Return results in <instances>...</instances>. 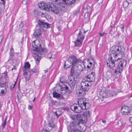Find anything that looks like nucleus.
<instances>
[{
  "label": "nucleus",
  "mask_w": 132,
  "mask_h": 132,
  "mask_svg": "<svg viewBox=\"0 0 132 132\" xmlns=\"http://www.w3.org/2000/svg\"><path fill=\"white\" fill-rule=\"evenodd\" d=\"M68 61L70 62L73 61V66L74 67L77 68V69L80 71H82L83 70L85 67L84 64L81 63L80 59H77L76 57H73L70 58Z\"/></svg>",
  "instance_id": "obj_1"
},
{
  "label": "nucleus",
  "mask_w": 132,
  "mask_h": 132,
  "mask_svg": "<svg viewBox=\"0 0 132 132\" xmlns=\"http://www.w3.org/2000/svg\"><path fill=\"white\" fill-rule=\"evenodd\" d=\"M121 59V57L120 58H118L116 60V62H117V66L116 69V75H117V76H116V77L118 78L120 75V72L122 71L123 67L125 66L126 64V61L123 60L120 61H119V60Z\"/></svg>",
  "instance_id": "obj_2"
},
{
  "label": "nucleus",
  "mask_w": 132,
  "mask_h": 132,
  "mask_svg": "<svg viewBox=\"0 0 132 132\" xmlns=\"http://www.w3.org/2000/svg\"><path fill=\"white\" fill-rule=\"evenodd\" d=\"M100 97L101 98H106L109 97L113 96V95L111 94V91L108 89L104 88L99 90Z\"/></svg>",
  "instance_id": "obj_3"
},
{
  "label": "nucleus",
  "mask_w": 132,
  "mask_h": 132,
  "mask_svg": "<svg viewBox=\"0 0 132 132\" xmlns=\"http://www.w3.org/2000/svg\"><path fill=\"white\" fill-rule=\"evenodd\" d=\"M78 103L83 110H87L90 107L88 101L85 98L80 99L78 101Z\"/></svg>",
  "instance_id": "obj_4"
},
{
  "label": "nucleus",
  "mask_w": 132,
  "mask_h": 132,
  "mask_svg": "<svg viewBox=\"0 0 132 132\" xmlns=\"http://www.w3.org/2000/svg\"><path fill=\"white\" fill-rule=\"evenodd\" d=\"M78 125L79 128L80 129L85 130L86 129V127L84 124L80 123L79 122H73L71 123L68 126V128H70V130L71 131L75 129V125Z\"/></svg>",
  "instance_id": "obj_5"
},
{
  "label": "nucleus",
  "mask_w": 132,
  "mask_h": 132,
  "mask_svg": "<svg viewBox=\"0 0 132 132\" xmlns=\"http://www.w3.org/2000/svg\"><path fill=\"white\" fill-rule=\"evenodd\" d=\"M48 8L47 9V11H51L56 14H57L59 13L58 8L51 3H48Z\"/></svg>",
  "instance_id": "obj_6"
},
{
  "label": "nucleus",
  "mask_w": 132,
  "mask_h": 132,
  "mask_svg": "<svg viewBox=\"0 0 132 132\" xmlns=\"http://www.w3.org/2000/svg\"><path fill=\"white\" fill-rule=\"evenodd\" d=\"M111 60L107 61V65L110 68H113L115 66V62L116 61V55L114 54H112L111 55Z\"/></svg>",
  "instance_id": "obj_7"
},
{
  "label": "nucleus",
  "mask_w": 132,
  "mask_h": 132,
  "mask_svg": "<svg viewBox=\"0 0 132 132\" xmlns=\"http://www.w3.org/2000/svg\"><path fill=\"white\" fill-rule=\"evenodd\" d=\"M121 43H119L116 46V56L117 57L118 54H119L122 55L125 51L124 48L121 45Z\"/></svg>",
  "instance_id": "obj_8"
},
{
  "label": "nucleus",
  "mask_w": 132,
  "mask_h": 132,
  "mask_svg": "<svg viewBox=\"0 0 132 132\" xmlns=\"http://www.w3.org/2000/svg\"><path fill=\"white\" fill-rule=\"evenodd\" d=\"M60 82L59 84V86L61 88H65L66 90L68 89V87L66 86V84H68L67 83L68 81L66 79L65 77H62L60 78Z\"/></svg>",
  "instance_id": "obj_9"
},
{
  "label": "nucleus",
  "mask_w": 132,
  "mask_h": 132,
  "mask_svg": "<svg viewBox=\"0 0 132 132\" xmlns=\"http://www.w3.org/2000/svg\"><path fill=\"white\" fill-rule=\"evenodd\" d=\"M38 25L37 26L38 28H40L41 29L42 28H45L47 29L50 27L51 24L46 22H44L40 20H38L37 22Z\"/></svg>",
  "instance_id": "obj_10"
},
{
  "label": "nucleus",
  "mask_w": 132,
  "mask_h": 132,
  "mask_svg": "<svg viewBox=\"0 0 132 132\" xmlns=\"http://www.w3.org/2000/svg\"><path fill=\"white\" fill-rule=\"evenodd\" d=\"M70 109L73 111L77 113H80L84 110L79 104L78 105H73L71 106Z\"/></svg>",
  "instance_id": "obj_11"
},
{
  "label": "nucleus",
  "mask_w": 132,
  "mask_h": 132,
  "mask_svg": "<svg viewBox=\"0 0 132 132\" xmlns=\"http://www.w3.org/2000/svg\"><path fill=\"white\" fill-rule=\"evenodd\" d=\"M91 84L88 81H82L81 86L82 89L85 91H87L90 88Z\"/></svg>",
  "instance_id": "obj_12"
},
{
  "label": "nucleus",
  "mask_w": 132,
  "mask_h": 132,
  "mask_svg": "<svg viewBox=\"0 0 132 132\" xmlns=\"http://www.w3.org/2000/svg\"><path fill=\"white\" fill-rule=\"evenodd\" d=\"M33 50L34 51H37L40 54L46 53L47 51V49L45 48L41 47V45L39 44V47H34Z\"/></svg>",
  "instance_id": "obj_13"
},
{
  "label": "nucleus",
  "mask_w": 132,
  "mask_h": 132,
  "mask_svg": "<svg viewBox=\"0 0 132 132\" xmlns=\"http://www.w3.org/2000/svg\"><path fill=\"white\" fill-rule=\"evenodd\" d=\"M95 75V72L94 71H91L90 74L86 76V79L87 81L89 82L94 81V80L95 78L94 75Z\"/></svg>",
  "instance_id": "obj_14"
},
{
  "label": "nucleus",
  "mask_w": 132,
  "mask_h": 132,
  "mask_svg": "<svg viewBox=\"0 0 132 132\" xmlns=\"http://www.w3.org/2000/svg\"><path fill=\"white\" fill-rule=\"evenodd\" d=\"M94 58H92L90 59L87 60V62L89 63L87 65V67L88 68L92 69L95 67V62L94 61Z\"/></svg>",
  "instance_id": "obj_15"
},
{
  "label": "nucleus",
  "mask_w": 132,
  "mask_h": 132,
  "mask_svg": "<svg viewBox=\"0 0 132 132\" xmlns=\"http://www.w3.org/2000/svg\"><path fill=\"white\" fill-rule=\"evenodd\" d=\"M8 86V84L5 85H0V96H2L5 94L7 92L6 87Z\"/></svg>",
  "instance_id": "obj_16"
},
{
  "label": "nucleus",
  "mask_w": 132,
  "mask_h": 132,
  "mask_svg": "<svg viewBox=\"0 0 132 132\" xmlns=\"http://www.w3.org/2000/svg\"><path fill=\"white\" fill-rule=\"evenodd\" d=\"M84 38V36H82L81 38H77L76 41L75 42V46H80Z\"/></svg>",
  "instance_id": "obj_17"
},
{
  "label": "nucleus",
  "mask_w": 132,
  "mask_h": 132,
  "mask_svg": "<svg viewBox=\"0 0 132 132\" xmlns=\"http://www.w3.org/2000/svg\"><path fill=\"white\" fill-rule=\"evenodd\" d=\"M73 57H75V56H71V57H69L68 60H67L66 62H65L64 65V68L65 69H67L68 68H69L70 67V66H71L72 65L73 66V62H70V61H68L70 59V58Z\"/></svg>",
  "instance_id": "obj_18"
},
{
  "label": "nucleus",
  "mask_w": 132,
  "mask_h": 132,
  "mask_svg": "<svg viewBox=\"0 0 132 132\" xmlns=\"http://www.w3.org/2000/svg\"><path fill=\"white\" fill-rule=\"evenodd\" d=\"M121 110H122V114L125 115L128 114L130 113V109L127 106H123L121 108Z\"/></svg>",
  "instance_id": "obj_19"
},
{
  "label": "nucleus",
  "mask_w": 132,
  "mask_h": 132,
  "mask_svg": "<svg viewBox=\"0 0 132 132\" xmlns=\"http://www.w3.org/2000/svg\"><path fill=\"white\" fill-rule=\"evenodd\" d=\"M42 34L41 29L37 27L33 34V36L36 38H37Z\"/></svg>",
  "instance_id": "obj_20"
},
{
  "label": "nucleus",
  "mask_w": 132,
  "mask_h": 132,
  "mask_svg": "<svg viewBox=\"0 0 132 132\" xmlns=\"http://www.w3.org/2000/svg\"><path fill=\"white\" fill-rule=\"evenodd\" d=\"M39 7L42 10H45L47 11V9L48 8V4H45L44 2H42L38 4Z\"/></svg>",
  "instance_id": "obj_21"
},
{
  "label": "nucleus",
  "mask_w": 132,
  "mask_h": 132,
  "mask_svg": "<svg viewBox=\"0 0 132 132\" xmlns=\"http://www.w3.org/2000/svg\"><path fill=\"white\" fill-rule=\"evenodd\" d=\"M62 3L64 4L72 5L74 4L76 2L75 0H61Z\"/></svg>",
  "instance_id": "obj_22"
},
{
  "label": "nucleus",
  "mask_w": 132,
  "mask_h": 132,
  "mask_svg": "<svg viewBox=\"0 0 132 132\" xmlns=\"http://www.w3.org/2000/svg\"><path fill=\"white\" fill-rule=\"evenodd\" d=\"M31 72L30 71L27 70L24 71V76L25 77L26 80L29 81L31 77Z\"/></svg>",
  "instance_id": "obj_23"
},
{
  "label": "nucleus",
  "mask_w": 132,
  "mask_h": 132,
  "mask_svg": "<svg viewBox=\"0 0 132 132\" xmlns=\"http://www.w3.org/2000/svg\"><path fill=\"white\" fill-rule=\"evenodd\" d=\"M82 89H81L80 87L76 89V91L77 94L80 96L84 95L85 92Z\"/></svg>",
  "instance_id": "obj_24"
},
{
  "label": "nucleus",
  "mask_w": 132,
  "mask_h": 132,
  "mask_svg": "<svg viewBox=\"0 0 132 132\" xmlns=\"http://www.w3.org/2000/svg\"><path fill=\"white\" fill-rule=\"evenodd\" d=\"M5 78L3 77H1L0 78V85L3 86L5 85L6 84H8L7 82L5 81Z\"/></svg>",
  "instance_id": "obj_25"
},
{
  "label": "nucleus",
  "mask_w": 132,
  "mask_h": 132,
  "mask_svg": "<svg viewBox=\"0 0 132 132\" xmlns=\"http://www.w3.org/2000/svg\"><path fill=\"white\" fill-rule=\"evenodd\" d=\"M71 79V78L70 79V81L71 84H74L76 83L77 84L79 80L77 78H72V79Z\"/></svg>",
  "instance_id": "obj_26"
},
{
  "label": "nucleus",
  "mask_w": 132,
  "mask_h": 132,
  "mask_svg": "<svg viewBox=\"0 0 132 132\" xmlns=\"http://www.w3.org/2000/svg\"><path fill=\"white\" fill-rule=\"evenodd\" d=\"M30 66V65L29 62H26L23 68V71H27V69H29Z\"/></svg>",
  "instance_id": "obj_27"
},
{
  "label": "nucleus",
  "mask_w": 132,
  "mask_h": 132,
  "mask_svg": "<svg viewBox=\"0 0 132 132\" xmlns=\"http://www.w3.org/2000/svg\"><path fill=\"white\" fill-rule=\"evenodd\" d=\"M53 97L57 98H60L61 97V95L55 92H54L53 93Z\"/></svg>",
  "instance_id": "obj_28"
},
{
  "label": "nucleus",
  "mask_w": 132,
  "mask_h": 132,
  "mask_svg": "<svg viewBox=\"0 0 132 132\" xmlns=\"http://www.w3.org/2000/svg\"><path fill=\"white\" fill-rule=\"evenodd\" d=\"M48 128L49 130H51L52 129L54 128L55 127V125L52 123L49 122L48 125Z\"/></svg>",
  "instance_id": "obj_29"
},
{
  "label": "nucleus",
  "mask_w": 132,
  "mask_h": 132,
  "mask_svg": "<svg viewBox=\"0 0 132 132\" xmlns=\"http://www.w3.org/2000/svg\"><path fill=\"white\" fill-rule=\"evenodd\" d=\"M40 59V56L39 55H36L35 57V60L37 64L38 63Z\"/></svg>",
  "instance_id": "obj_30"
},
{
  "label": "nucleus",
  "mask_w": 132,
  "mask_h": 132,
  "mask_svg": "<svg viewBox=\"0 0 132 132\" xmlns=\"http://www.w3.org/2000/svg\"><path fill=\"white\" fill-rule=\"evenodd\" d=\"M87 122V118L83 116L79 122L83 124L86 123Z\"/></svg>",
  "instance_id": "obj_31"
},
{
  "label": "nucleus",
  "mask_w": 132,
  "mask_h": 132,
  "mask_svg": "<svg viewBox=\"0 0 132 132\" xmlns=\"http://www.w3.org/2000/svg\"><path fill=\"white\" fill-rule=\"evenodd\" d=\"M116 48L115 46L112 47L110 50V52L111 53V55H112V54H113L116 55V50L115 49Z\"/></svg>",
  "instance_id": "obj_32"
},
{
  "label": "nucleus",
  "mask_w": 132,
  "mask_h": 132,
  "mask_svg": "<svg viewBox=\"0 0 132 132\" xmlns=\"http://www.w3.org/2000/svg\"><path fill=\"white\" fill-rule=\"evenodd\" d=\"M130 4V3H129V2L127 1H124L123 2V6L124 8L128 7V6Z\"/></svg>",
  "instance_id": "obj_33"
},
{
  "label": "nucleus",
  "mask_w": 132,
  "mask_h": 132,
  "mask_svg": "<svg viewBox=\"0 0 132 132\" xmlns=\"http://www.w3.org/2000/svg\"><path fill=\"white\" fill-rule=\"evenodd\" d=\"M31 75L33 73H36V74H38V71L37 69H32L31 70Z\"/></svg>",
  "instance_id": "obj_34"
},
{
  "label": "nucleus",
  "mask_w": 132,
  "mask_h": 132,
  "mask_svg": "<svg viewBox=\"0 0 132 132\" xmlns=\"http://www.w3.org/2000/svg\"><path fill=\"white\" fill-rule=\"evenodd\" d=\"M10 55L12 57H13V56L14 55V49L12 46H11L10 49Z\"/></svg>",
  "instance_id": "obj_35"
},
{
  "label": "nucleus",
  "mask_w": 132,
  "mask_h": 132,
  "mask_svg": "<svg viewBox=\"0 0 132 132\" xmlns=\"http://www.w3.org/2000/svg\"><path fill=\"white\" fill-rule=\"evenodd\" d=\"M122 125V122L120 121H118L116 125V126H117V128L118 129Z\"/></svg>",
  "instance_id": "obj_36"
},
{
  "label": "nucleus",
  "mask_w": 132,
  "mask_h": 132,
  "mask_svg": "<svg viewBox=\"0 0 132 132\" xmlns=\"http://www.w3.org/2000/svg\"><path fill=\"white\" fill-rule=\"evenodd\" d=\"M60 100V102L63 104H64V103L63 102V100L64 102L67 101V99L66 98H64L62 96H61L60 98L59 99Z\"/></svg>",
  "instance_id": "obj_37"
},
{
  "label": "nucleus",
  "mask_w": 132,
  "mask_h": 132,
  "mask_svg": "<svg viewBox=\"0 0 132 132\" xmlns=\"http://www.w3.org/2000/svg\"><path fill=\"white\" fill-rule=\"evenodd\" d=\"M83 117V116L82 115H80L79 114H78L77 115V118L76 120L79 121V122H80L82 117Z\"/></svg>",
  "instance_id": "obj_38"
},
{
  "label": "nucleus",
  "mask_w": 132,
  "mask_h": 132,
  "mask_svg": "<svg viewBox=\"0 0 132 132\" xmlns=\"http://www.w3.org/2000/svg\"><path fill=\"white\" fill-rule=\"evenodd\" d=\"M7 119H5L4 121H3L2 125V126L3 129L5 127V126L6 124Z\"/></svg>",
  "instance_id": "obj_39"
},
{
  "label": "nucleus",
  "mask_w": 132,
  "mask_h": 132,
  "mask_svg": "<svg viewBox=\"0 0 132 132\" xmlns=\"http://www.w3.org/2000/svg\"><path fill=\"white\" fill-rule=\"evenodd\" d=\"M89 115V111H86L84 112L83 114V116L85 117H87Z\"/></svg>",
  "instance_id": "obj_40"
},
{
  "label": "nucleus",
  "mask_w": 132,
  "mask_h": 132,
  "mask_svg": "<svg viewBox=\"0 0 132 132\" xmlns=\"http://www.w3.org/2000/svg\"><path fill=\"white\" fill-rule=\"evenodd\" d=\"M74 67L73 66H72L71 69L70 75L72 77L73 76L74 72Z\"/></svg>",
  "instance_id": "obj_41"
},
{
  "label": "nucleus",
  "mask_w": 132,
  "mask_h": 132,
  "mask_svg": "<svg viewBox=\"0 0 132 132\" xmlns=\"http://www.w3.org/2000/svg\"><path fill=\"white\" fill-rule=\"evenodd\" d=\"M124 25H120L119 26H118L117 27V28H120L121 29V30L122 32H123L124 31Z\"/></svg>",
  "instance_id": "obj_42"
},
{
  "label": "nucleus",
  "mask_w": 132,
  "mask_h": 132,
  "mask_svg": "<svg viewBox=\"0 0 132 132\" xmlns=\"http://www.w3.org/2000/svg\"><path fill=\"white\" fill-rule=\"evenodd\" d=\"M70 117L73 120H76L77 118V115L75 114H71Z\"/></svg>",
  "instance_id": "obj_43"
},
{
  "label": "nucleus",
  "mask_w": 132,
  "mask_h": 132,
  "mask_svg": "<svg viewBox=\"0 0 132 132\" xmlns=\"http://www.w3.org/2000/svg\"><path fill=\"white\" fill-rule=\"evenodd\" d=\"M53 2L55 4L58 5L61 4L60 0H55Z\"/></svg>",
  "instance_id": "obj_44"
},
{
  "label": "nucleus",
  "mask_w": 132,
  "mask_h": 132,
  "mask_svg": "<svg viewBox=\"0 0 132 132\" xmlns=\"http://www.w3.org/2000/svg\"><path fill=\"white\" fill-rule=\"evenodd\" d=\"M82 30H80L79 33L77 35V38H78L79 37V38H81V37H80V36L82 35Z\"/></svg>",
  "instance_id": "obj_45"
},
{
  "label": "nucleus",
  "mask_w": 132,
  "mask_h": 132,
  "mask_svg": "<svg viewBox=\"0 0 132 132\" xmlns=\"http://www.w3.org/2000/svg\"><path fill=\"white\" fill-rule=\"evenodd\" d=\"M7 72H5L2 73L1 77H4V78H6L7 76Z\"/></svg>",
  "instance_id": "obj_46"
},
{
  "label": "nucleus",
  "mask_w": 132,
  "mask_h": 132,
  "mask_svg": "<svg viewBox=\"0 0 132 132\" xmlns=\"http://www.w3.org/2000/svg\"><path fill=\"white\" fill-rule=\"evenodd\" d=\"M16 83V82H15V83L12 85L11 86V90H12L14 87H15V84Z\"/></svg>",
  "instance_id": "obj_47"
},
{
  "label": "nucleus",
  "mask_w": 132,
  "mask_h": 132,
  "mask_svg": "<svg viewBox=\"0 0 132 132\" xmlns=\"http://www.w3.org/2000/svg\"><path fill=\"white\" fill-rule=\"evenodd\" d=\"M2 1V2L1 3L3 5V6H4L5 4V2L4 0H1Z\"/></svg>",
  "instance_id": "obj_48"
},
{
  "label": "nucleus",
  "mask_w": 132,
  "mask_h": 132,
  "mask_svg": "<svg viewBox=\"0 0 132 132\" xmlns=\"http://www.w3.org/2000/svg\"><path fill=\"white\" fill-rule=\"evenodd\" d=\"M40 15L42 17H45V14L43 12H41L40 13Z\"/></svg>",
  "instance_id": "obj_49"
},
{
  "label": "nucleus",
  "mask_w": 132,
  "mask_h": 132,
  "mask_svg": "<svg viewBox=\"0 0 132 132\" xmlns=\"http://www.w3.org/2000/svg\"><path fill=\"white\" fill-rule=\"evenodd\" d=\"M55 114L56 115L57 118H58L60 116V114H58L57 113V112H56L55 113Z\"/></svg>",
  "instance_id": "obj_50"
},
{
  "label": "nucleus",
  "mask_w": 132,
  "mask_h": 132,
  "mask_svg": "<svg viewBox=\"0 0 132 132\" xmlns=\"http://www.w3.org/2000/svg\"><path fill=\"white\" fill-rule=\"evenodd\" d=\"M99 35H100L101 37H102L103 36L104 34V33H99Z\"/></svg>",
  "instance_id": "obj_51"
},
{
  "label": "nucleus",
  "mask_w": 132,
  "mask_h": 132,
  "mask_svg": "<svg viewBox=\"0 0 132 132\" xmlns=\"http://www.w3.org/2000/svg\"><path fill=\"white\" fill-rule=\"evenodd\" d=\"M129 121L131 123H132V117L130 118Z\"/></svg>",
  "instance_id": "obj_52"
},
{
  "label": "nucleus",
  "mask_w": 132,
  "mask_h": 132,
  "mask_svg": "<svg viewBox=\"0 0 132 132\" xmlns=\"http://www.w3.org/2000/svg\"><path fill=\"white\" fill-rule=\"evenodd\" d=\"M42 132H49L47 130H44L42 131Z\"/></svg>",
  "instance_id": "obj_53"
},
{
  "label": "nucleus",
  "mask_w": 132,
  "mask_h": 132,
  "mask_svg": "<svg viewBox=\"0 0 132 132\" xmlns=\"http://www.w3.org/2000/svg\"><path fill=\"white\" fill-rule=\"evenodd\" d=\"M32 108V106H31V105H30V106H28V109H29V110H31V109Z\"/></svg>",
  "instance_id": "obj_54"
},
{
  "label": "nucleus",
  "mask_w": 132,
  "mask_h": 132,
  "mask_svg": "<svg viewBox=\"0 0 132 132\" xmlns=\"http://www.w3.org/2000/svg\"><path fill=\"white\" fill-rule=\"evenodd\" d=\"M74 132H82L81 131L79 130H75L74 131Z\"/></svg>",
  "instance_id": "obj_55"
},
{
  "label": "nucleus",
  "mask_w": 132,
  "mask_h": 132,
  "mask_svg": "<svg viewBox=\"0 0 132 132\" xmlns=\"http://www.w3.org/2000/svg\"><path fill=\"white\" fill-rule=\"evenodd\" d=\"M2 40V38L1 37H0V43L1 42Z\"/></svg>",
  "instance_id": "obj_56"
},
{
  "label": "nucleus",
  "mask_w": 132,
  "mask_h": 132,
  "mask_svg": "<svg viewBox=\"0 0 132 132\" xmlns=\"http://www.w3.org/2000/svg\"><path fill=\"white\" fill-rule=\"evenodd\" d=\"M48 71V70L46 69L44 70V72L45 73H46Z\"/></svg>",
  "instance_id": "obj_57"
},
{
  "label": "nucleus",
  "mask_w": 132,
  "mask_h": 132,
  "mask_svg": "<svg viewBox=\"0 0 132 132\" xmlns=\"http://www.w3.org/2000/svg\"><path fill=\"white\" fill-rule=\"evenodd\" d=\"M23 26V24L22 22H21L20 24V26H21V27H22Z\"/></svg>",
  "instance_id": "obj_58"
},
{
  "label": "nucleus",
  "mask_w": 132,
  "mask_h": 132,
  "mask_svg": "<svg viewBox=\"0 0 132 132\" xmlns=\"http://www.w3.org/2000/svg\"><path fill=\"white\" fill-rule=\"evenodd\" d=\"M102 122L105 123L106 122V121L105 120H102Z\"/></svg>",
  "instance_id": "obj_59"
},
{
  "label": "nucleus",
  "mask_w": 132,
  "mask_h": 132,
  "mask_svg": "<svg viewBox=\"0 0 132 132\" xmlns=\"http://www.w3.org/2000/svg\"><path fill=\"white\" fill-rule=\"evenodd\" d=\"M82 30V32L83 31L84 32V35L85 34V33H86V32L85 31H84V30Z\"/></svg>",
  "instance_id": "obj_60"
},
{
  "label": "nucleus",
  "mask_w": 132,
  "mask_h": 132,
  "mask_svg": "<svg viewBox=\"0 0 132 132\" xmlns=\"http://www.w3.org/2000/svg\"><path fill=\"white\" fill-rule=\"evenodd\" d=\"M113 71L115 73H116V69H112Z\"/></svg>",
  "instance_id": "obj_61"
},
{
  "label": "nucleus",
  "mask_w": 132,
  "mask_h": 132,
  "mask_svg": "<svg viewBox=\"0 0 132 132\" xmlns=\"http://www.w3.org/2000/svg\"><path fill=\"white\" fill-rule=\"evenodd\" d=\"M89 7V6H87L86 7V9H88Z\"/></svg>",
  "instance_id": "obj_62"
},
{
  "label": "nucleus",
  "mask_w": 132,
  "mask_h": 132,
  "mask_svg": "<svg viewBox=\"0 0 132 132\" xmlns=\"http://www.w3.org/2000/svg\"><path fill=\"white\" fill-rule=\"evenodd\" d=\"M35 99V98L33 100V102H34Z\"/></svg>",
  "instance_id": "obj_63"
},
{
  "label": "nucleus",
  "mask_w": 132,
  "mask_h": 132,
  "mask_svg": "<svg viewBox=\"0 0 132 132\" xmlns=\"http://www.w3.org/2000/svg\"><path fill=\"white\" fill-rule=\"evenodd\" d=\"M55 0H51L52 2H53L55 1Z\"/></svg>",
  "instance_id": "obj_64"
}]
</instances>
